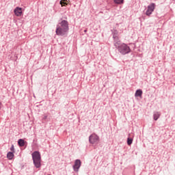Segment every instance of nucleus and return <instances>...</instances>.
<instances>
[{
  "label": "nucleus",
  "instance_id": "obj_1",
  "mask_svg": "<svg viewBox=\"0 0 175 175\" xmlns=\"http://www.w3.org/2000/svg\"><path fill=\"white\" fill-rule=\"evenodd\" d=\"M69 30L68 22L62 20L57 25L56 33L57 36H64Z\"/></svg>",
  "mask_w": 175,
  "mask_h": 175
},
{
  "label": "nucleus",
  "instance_id": "obj_2",
  "mask_svg": "<svg viewBox=\"0 0 175 175\" xmlns=\"http://www.w3.org/2000/svg\"><path fill=\"white\" fill-rule=\"evenodd\" d=\"M114 45L116 48L118 49V51L122 55H126L131 52L130 47L125 43L121 44L120 40L116 42Z\"/></svg>",
  "mask_w": 175,
  "mask_h": 175
},
{
  "label": "nucleus",
  "instance_id": "obj_3",
  "mask_svg": "<svg viewBox=\"0 0 175 175\" xmlns=\"http://www.w3.org/2000/svg\"><path fill=\"white\" fill-rule=\"evenodd\" d=\"M32 158L33 160V163L35 166L37 168L40 167L41 166V158H40V154L38 152H35L32 154Z\"/></svg>",
  "mask_w": 175,
  "mask_h": 175
},
{
  "label": "nucleus",
  "instance_id": "obj_4",
  "mask_svg": "<svg viewBox=\"0 0 175 175\" xmlns=\"http://www.w3.org/2000/svg\"><path fill=\"white\" fill-rule=\"evenodd\" d=\"M89 141L92 144H97L99 142V137L96 134H92L89 137Z\"/></svg>",
  "mask_w": 175,
  "mask_h": 175
},
{
  "label": "nucleus",
  "instance_id": "obj_5",
  "mask_svg": "<svg viewBox=\"0 0 175 175\" xmlns=\"http://www.w3.org/2000/svg\"><path fill=\"white\" fill-rule=\"evenodd\" d=\"M154 9H155V4L154 3L149 5L148 7V10L146 11V15L148 16H150L152 13L154 12Z\"/></svg>",
  "mask_w": 175,
  "mask_h": 175
},
{
  "label": "nucleus",
  "instance_id": "obj_6",
  "mask_svg": "<svg viewBox=\"0 0 175 175\" xmlns=\"http://www.w3.org/2000/svg\"><path fill=\"white\" fill-rule=\"evenodd\" d=\"M81 165V161L79 159L76 160L75 162V165L73 166L74 170L77 172L79 171V169L80 168Z\"/></svg>",
  "mask_w": 175,
  "mask_h": 175
},
{
  "label": "nucleus",
  "instance_id": "obj_7",
  "mask_svg": "<svg viewBox=\"0 0 175 175\" xmlns=\"http://www.w3.org/2000/svg\"><path fill=\"white\" fill-rule=\"evenodd\" d=\"M14 14L17 17L21 16L23 12H22V8L19 7H16L14 10Z\"/></svg>",
  "mask_w": 175,
  "mask_h": 175
},
{
  "label": "nucleus",
  "instance_id": "obj_8",
  "mask_svg": "<svg viewBox=\"0 0 175 175\" xmlns=\"http://www.w3.org/2000/svg\"><path fill=\"white\" fill-rule=\"evenodd\" d=\"M142 94H143L142 90H141V89H138L137 90H136L135 96V97H140V98H142Z\"/></svg>",
  "mask_w": 175,
  "mask_h": 175
},
{
  "label": "nucleus",
  "instance_id": "obj_9",
  "mask_svg": "<svg viewBox=\"0 0 175 175\" xmlns=\"http://www.w3.org/2000/svg\"><path fill=\"white\" fill-rule=\"evenodd\" d=\"M160 116V112H155V113H154V120L157 121L159 118Z\"/></svg>",
  "mask_w": 175,
  "mask_h": 175
},
{
  "label": "nucleus",
  "instance_id": "obj_10",
  "mask_svg": "<svg viewBox=\"0 0 175 175\" xmlns=\"http://www.w3.org/2000/svg\"><path fill=\"white\" fill-rule=\"evenodd\" d=\"M7 157H8V159L12 160L14 157L13 152H8V154H7Z\"/></svg>",
  "mask_w": 175,
  "mask_h": 175
},
{
  "label": "nucleus",
  "instance_id": "obj_11",
  "mask_svg": "<svg viewBox=\"0 0 175 175\" xmlns=\"http://www.w3.org/2000/svg\"><path fill=\"white\" fill-rule=\"evenodd\" d=\"M18 144L21 147H23L25 146V141L23 139H19Z\"/></svg>",
  "mask_w": 175,
  "mask_h": 175
},
{
  "label": "nucleus",
  "instance_id": "obj_12",
  "mask_svg": "<svg viewBox=\"0 0 175 175\" xmlns=\"http://www.w3.org/2000/svg\"><path fill=\"white\" fill-rule=\"evenodd\" d=\"M66 1H67V0H61L60 1V4L62 5V7L68 5V3Z\"/></svg>",
  "mask_w": 175,
  "mask_h": 175
},
{
  "label": "nucleus",
  "instance_id": "obj_13",
  "mask_svg": "<svg viewBox=\"0 0 175 175\" xmlns=\"http://www.w3.org/2000/svg\"><path fill=\"white\" fill-rule=\"evenodd\" d=\"M116 4H123L124 0H114Z\"/></svg>",
  "mask_w": 175,
  "mask_h": 175
},
{
  "label": "nucleus",
  "instance_id": "obj_14",
  "mask_svg": "<svg viewBox=\"0 0 175 175\" xmlns=\"http://www.w3.org/2000/svg\"><path fill=\"white\" fill-rule=\"evenodd\" d=\"M113 39L115 40L116 42L119 41V38L118 37V34H113Z\"/></svg>",
  "mask_w": 175,
  "mask_h": 175
},
{
  "label": "nucleus",
  "instance_id": "obj_15",
  "mask_svg": "<svg viewBox=\"0 0 175 175\" xmlns=\"http://www.w3.org/2000/svg\"><path fill=\"white\" fill-rule=\"evenodd\" d=\"M128 144L130 146L133 143V139H130V138H128V142H127Z\"/></svg>",
  "mask_w": 175,
  "mask_h": 175
},
{
  "label": "nucleus",
  "instance_id": "obj_16",
  "mask_svg": "<svg viewBox=\"0 0 175 175\" xmlns=\"http://www.w3.org/2000/svg\"><path fill=\"white\" fill-rule=\"evenodd\" d=\"M10 150L12 152H14V146L12 145L11 148H10Z\"/></svg>",
  "mask_w": 175,
  "mask_h": 175
},
{
  "label": "nucleus",
  "instance_id": "obj_17",
  "mask_svg": "<svg viewBox=\"0 0 175 175\" xmlns=\"http://www.w3.org/2000/svg\"><path fill=\"white\" fill-rule=\"evenodd\" d=\"M118 32L117 30H114L113 35H118Z\"/></svg>",
  "mask_w": 175,
  "mask_h": 175
},
{
  "label": "nucleus",
  "instance_id": "obj_18",
  "mask_svg": "<svg viewBox=\"0 0 175 175\" xmlns=\"http://www.w3.org/2000/svg\"><path fill=\"white\" fill-rule=\"evenodd\" d=\"M1 103H0V107H1Z\"/></svg>",
  "mask_w": 175,
  "mask_h": 175
},
{
  "label": "nucleus",
  "instance_id": "obj_19",
  "mask_svg": "<svg viewBox=\"0 0 175 175\" xmlns=\"http://www.w3.org/2000/svg\"><path fill=\"white\" fill-rule=\"evenodd\" d=\"M49 175H50V174H49Z\"/></svg>",
  "mask_w": 175,
  "mask_h": 175
}]
</instances>
